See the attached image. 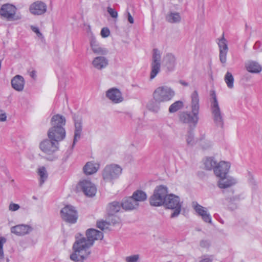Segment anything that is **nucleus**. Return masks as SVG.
<instances>
[{
    "label": "nucleus",
    "mask_w": 262,
    "mask_h": 262,
    "mask_svg": "<svg viewBox=\"0 0 262 262\" xmlns=\"http://www.w3.org/2000/svg\"><path fill=\"white\" fill-rule=\"evenodd\" d=\"M66 121L65 117L62 115H54L51 120L52 127L48 132L49 140H45L40 143V149L47 156L46 159L49 161H54L57 158L54 153L58 150V142L66 137L63 127Z\"/></svg>",
    "instance_id": "f257e3e1"
},
{
    "label": "nucleus",
    "mask_w": 262,
    "mask_h": 262,
    "mask_svg": "<svg viewBox=\"0 0 262 262\" xmlns=\"http://www.w3.org/2000/svg\"><path fill=\"white\" fill-rule=\"evenodd\" d=\"M191 112L183 111L179 114L180 121L188 124L189 126L195 127L199 121V113L200 110L199 95L196 91L191 94Z\"/></svg>",
    "instance_id": "f03ea898"
},
{
    "label": "nucleus",
    "mask_w": 262,
    "mask_h": 262,
    "mask_svg": "<svg viewBox=\"0 0 262 262\" xmlns=\"http://www.w3.org/2000/svg\"><path fill=\"white\" fill-rule=\"evenodd\" d=\"M86 238L84 236L78 237H76V244L75 247L77 249L80 246L83 248H86L90 250L95 241L102 239L103 235V233L99 230L93 228H90L86 230L85 233Z\"/></svg>",
    "instance_id": "7ed1b4c3"
},
{
    "label": "nucleus",
    "mask_w": 262,
    "mask_h": 262,
    "mask_svg": "<svg viewBox=\"0 0 262 262\" xmlns=\"http://www.w3.org/2000/svg\"><path fill=\"white\" fill-rule=\"evenodd\" d=\"M175 95L174 91L167 85L157 87L152 93L153 99L161 103L170 101Z\"/></svg>",
    "instance_id": "20e7f679"
},
{
    "label": "nucleus",
    "mask_w": 262,
    "mask_h": 262,
    "mask_svg": "<svg viewBox=\"0 0 262 262\" xmlns=\"http://www.w3.org/2000/svg\"><path fill=\"white\" fill-rule=\"evenodd\" d=\"M167 188L163 185L156 187L153 194L149 198V203L153 206L164 205L167 196Z\"/></svg>",
    "instance_id": "39448f33"
},
{
    "label": "nucleus",
    "mask_w": 262,
    "mask_h": 262,
    "mask_svg": "<svg viewBox=\"0 0 262 262\" xmlns=\"http://www.w3.org/2000/svg\"><path fill=\"white\" fill-rule=\"evenodd\" d=\"M212 101L211 102V110L215 125L221 128L224 126L223 114L222 113L215 93L212 91L210 94Z\"/></svg>",
    "instance_id": "423d86ee"
},
{
    "label": "nucleus",
    "mask_w": 262,
    "mask_h": 262,
    "mask_svg": "<svg viewBox=\"0 0 262 262\" xmlns=\"http://www.w3.org/2000/svg\"><path fill=\"white\" fill-rule=\"evenodd\" d=\"M122 170L121 167L118 165L112 164L106 165L102 173L104 182H110L113 185V181L119 178Z\"/></svg>",
    "instance_id": "0eeeda50"
},
{
    "label": "nucleus",
    "mask_w": 262,
    "mask_h": 262,
    "mask_svg": "<svg viewBox=\"0 0 262 262\" xmlns=\"http://www.w3.org/2000/svg\"><path fill=\"white\" fill-rule=\"evenodd\" d=\"M182 202H180V198L173 194H168L164 206L168 208L173 210L170 217L173 218L178 216L181 212Z\"/></svg>",
    "instance_id": "6e6552de"
},
{
    "label": "nucleus",
    "mask_w": 262,
    "mask_h": 262,
    "mask_svg": "<svg viewBox=\"0 0 262 262\" xmlns=\"http://www.w3.org/2000/svg\"><path fill=\"white\" fill-rule=\"evenodd\" d=\"M152 60L150 64L151 71L149 79H154L160 73L161 70V53L158 49H154L152 50Z\"/></svg>",
    "instance_id": "1a4fd4ad"
},
{
    "label": "nucleus",
    "mask_w": 262,
    "mask_h": 262,
    "mask_svg": "<svg viewBox=\"0 0 262 262\" xmlns=\"http://www.w3.org/2000/svg\"><path fill=\"white\" fill-rule=\"evenodd\" d=\"M61 218L66 222L74 224L77 222L78 214L76 210L72 205H66L60 210Z\"/></svg>",
    "instance_id": "9d476101"
},
{
    "label": "nucleus",
    "mask_w": 262,
    "mask_h": 262,
    "mask_svg": "<svg viewBox=\"0 0 262 262\" xmlns=\"http://www.w3.org/2000/svg\"><path fill=\"white\" fill-rule=\"evenodd\" d=\"M16 11V8L15 6L5 4L3 5L0 9V15L9 21L18 20L20 18L15 15Z\"/></svg>",
    "instance_id": "9b49d317"
},
{
    "label": "nucleus",
    "mask_w": 262,
    "mask_h": 262,
    "mask_svg": "<svg viewBox=\"0 0 262 262\" xmlns=\"http://www.w3.org/2000/svg\"><path fill=\"white\" fill-rule=\"evenodd\" d=\"M76 241L73 245V250L74 252L70 255V259L75 262L80 261V259L83 260L86 259L91 253L90 250L83 248L80 246L79 248L76 249L75 247Z\"/></svg>",
    "instance_id": "f8f14e48"
},
{
    "label": "nucleus",
    "mask_w": 262,
    "mask_h": 262,
    "mask_svg": "<svg viewBox=\"0 0 262 262\" xmlns=\"http://www.w3.org/2000/svg\"><path fill=\"white\" fill-rule=\"evenodd\" d=\"M78 185L86 196L92 197L95 195L97 191L96 187L90 181L83 180L79 182Z\"/></svg>",
    "instance_id": "ddd939ff"
},
{
    "label": "nucleus",
    "mask_w": 262,
    "mask_h": 262,
    "mask_svg": "<svg viewBox=\"0 0 262 262\" xmlns=\"http://www.w3.org/2000/svg\"><path fill=\"white\" fill-rule=\"evenodd\" d=\"M162 63L167 71L172 72L177 65V58L174 54L168 53L163 56Z\"/></svg>",
    "instance_id": "4468645a"
},
{
    "label": "nucleus",
    "mask_w": 262,
    "mask_h": 262,
    "mask_svg": "<svg viewBox=\"0 0 262 262\" xmlns=\"http://www.w3.org/2000/svg\"><path fill=\"white\" fill-rule=\"evenodd\" d=\"M47 9L46 4L40 1H37L29 7L30 12L34 15H41L45 14Z\"/></svg>",
    "instance_id": "2eb2a0df"
},
{
    "label": "nucleus",
    "mask_w": 262,
    "mask_h": 262,
    "mask_svg": "<svg viewBox=\"0 0 262 262\" xmlns=\"http://www.w3.org/2000/svg\"><path fill=\"white\" fill-rule=\"evenodd\" d=\"M90 43L91 50L95 54L104 56L108 53V50L101 46L94 36L91 37Z\"/></svg>",
    "instance_id": "dca6fc26"
},
{
    "label": "nucleus",
    "mask_w": 262,
    "mask_h": 262,
    "mask_svg": "<svg viewBox=\"0 0 262 262\" xmlns=\"http://www.w3.org/2000/svg\"><path fill=\"white\" fill-rule=\"evenodd\" d=\"M230 164L228 162L221 161L217 164L214 169L215 175L220 179L226 177L229 172Z\"/></svg>",
    "instance_id": "f3484780"
},
{
    "label": "nucleus",
    "mask_w": 262,
    "mask_h": 262,
    "mask_svg": "<svg viewBox=\"0 0 262 262\" xmlns=\"http://www.w3.org/2000/svg\"><path fill=\"white\" fill-rule=\"evenodd\" d=\"M192 206L196 212L201 216L204 222L208 223H212L211 216L207 212V209L199 205L197 202H193Z\"/></svg>",
    "instance_id": "a211bd4d"
},
{
    "label": "nucleus",
    "mask_w": 262,
    "mask_h": 262,
    "mask_svg": "<svg viewBox=\"0 0 262 262\" xmlns=\"http://www.w3.org/2000/svg\"><path fill=\"white\" fill-rule=\"evenodd\" d=\"M218 45L220 49V60L224 64L227 61V54L228 51V47L227 45V40L225 38L224 34L222 37L219 40Z\"/></svg>",
    "instance_id": "6ab92c4d"
},
{
    "label": "nucleus",
    "mask_w": 262,
    "mask_h": 262,
    "mask_svg": "<svg viewBox=\"0 0 262 262\" xmlns=\"http://www.w3.org/2000/svg\"><path fill=\"white\" fill-rule=\"evenodd\" d=\"M106 96L115 103L121 102L123 100L121 92L116 88L109 89L106 93Z\"/></svg>",
    "instance_id": "aec40b11"
},
{
    "label": "nucleus",
    "mask_w": 262,
    "mask_h": 262,
    "mask_svg": "<svg viewBox=\"0 0 262 262\" xmlns=\"http://www.w3.org/2000/svg\"><path fill=\"white\" fill-rule=\"evenodd\" d=\"M32 230V228L27 225L20 224L11 228V232L17 236H23L29 234Z\"/></svg>",
    "instance_id": "412c9836"
},
{
    "label": "nucleus",
    "mask_w": 262,
    "mask_h": 262,
    "mask_svg": "<svg viewBox=\"0 0 262 262\" xmlns=\"http://www.w3.org/2000/svg\"><path fill=\"white\" fill-rule=\"evenodd\" d=\"M74 123H75V131L74 137L72 147H73L75 145L76 142L80 139L81 131H82V119L80 117H76L75 115L74 116Z\"/></svg>",
    "instance_id": "4be33fe9"
},
{
    "label": "nucleus",
    "mask_w": 262,
    "mask_h": 262,
    "mask_svg": "<svg viewBox=\"0 0 262 262\" xmlns=\"http://www.w3.org/2000/svg\"><path fill=\"white\" fill-rule=\"evenodd\" d=\"M139 206V204L136 203L132 196L124 199L121 202V207L126 211L136 209Z\"/></svg>",
    "instance_id": "5701e85b"
},
{
    "label": "nucleus",
    "mask_w": 262,
    "mask_h": 262,
    "mask_svg": "<svg viewBox=\"0 0 262 262\" xmlns=\"http://www.w3.org/2000/svg\"><path fill=\"white\" fill-rule=\"evenodd\" d=\"M92 64L95 68L100 70L105 68L108 66V60L104 56H99L94 58Z\"/></svg>",
    "instance_id": "b1692460"
},
{
    "label": "nucleus",
    "mask_w": 262,
    "mask_h": 262,
    "mask_svg": "<svg viewBox=\"0 0 262 262\" xmlns=\"http://www.w3.org/2000/svg\"><path fill=\"white\" fill-rule=\"evenodd\" d=\"M12 87L17 91H22L24 88L25 80L23 76L17 75L11 80Z\"/></svg>",
    "instance_id": "393cba45"
},
{
    "label": "nucleus",
    "mask_w": 262,
    "mask_h": 262,
    "mask_svg": "<svg viewBox=\"0 0 262 262\" xmlns=\"http://www.w3.org/2000/svg\"><path fill=\"white\" fill-rule=\"evenodd\" d=\"M236 183V180L231 177H226L221 178L218 182V186L222 189L227 188L230 187L232 185L235 184Z\"/></svg>",
    "instance_id": "a878e982"
},
{
    "label": "nucleus",
    "mask_w": 262,
    "mask_h": 262,
    "mask_svg": "<svg viewBox=\"0 0 262 262\" xmlns=\"http://www.w3.org/2000/svg\"><path fill=\"white\" fill-rule=\"evenodd\" d=\"M99 167V164L89 162L84 165L83 170L86 174L90 175L96 172Z\"/></svg>",
    "instance_id": "bb28decb"
},
{
    "label": "nucleus",
    "mask_w": 262,
    "mask_h": 262,
    "mask_svg": "<svg viewBox=\"0 0 262 262\" xmlns=\"http://www.w3.org/2000/svg\"><path fill=\"white\" fill-rule=\"evenodd\" d=\"M121 206V204L117 201L109 203L106 208L107 214L114 215L120 210Z\"/></svg>",
    "instance_id": "cd10ccee"
},
{
    "label": "nucleus",
    "mask_w": 262,
    "mask_h": 262,
    "mask_svg": "<svg viewBox=\"0 0 262 262\" xmlns=\"http://www.w3.org/2000/svg\"><path fill=\"white\" fill-rule=\"evenodd\" d=\"M246 70L252 73H258L261 71V66L256 62L249 61L245 65Z\"/></svg>",
    "instance_id": "c85d7f7f"
},
{
    "label": "nucleus",
    "mask_w": 262,
    "mask_h": 262,
    "mask_svg": "<svg viewBox=\"0 0 262 262\" xmlns=\"http://www.w3.org/2000/svg\"><path fill=\"white\" fill-rule=\"evenodd\" d=\"M132 197L136 203L139 204V202L145 201L147 199V196L146 193L143 190H137L133 192Z\"/></svg>",
    "instance_id": "c756f323"
},
{
    "label": "nucleus",
    "mask_w": 262,
    "mask_h": 262,
    "mask_svg": "<svg viewBox=\"0 0 262 262\" xmlns=\"http://www.w3.org/2000/svg\"><path fill=\"white\" fill-rule=\"evenodd\" d=\"M217 164V162L213 157H207L204 160V162L205 168L208 170H214Z\"/></svg>",
    "instance_id": "7c9ffc66"
},
{
    "label": "nucleus",
    "mask_w": 262,
    "mask_h": 262,
    "mask_svg": "<svg viewBox=\"0 0 262 262\" xmlns=\"http://www.w3.org/2000/svg\"><path fill=\"white\" fill-rule=\"evenodd\" d=\"M183 102L181 100H178L171 104L168 108L170 113H174L183 108Z\"/></svg>",
    "instance_id": "2f4dec72"
},
{
    "label": "nucleus",
    "mask_w": 262,
    "mask_h": 262,
    "mask_svg": "<svg viewBox=\"0 0 262 262\" xmlns=\"http://www.w3.org/2000/svg\"><path fill=\"white\" fill-rule=\"evenodd\" d=\"M38 174L40 177L39 184L41 186L48 178V173L46 168L43 166L40 167L38 170Z\"/></svg>",
    "instance_id": "473e14b6"
},
{
    "label": "nucleus",
    "mask_w": 262,
    "mask_h": 262,
    "mask_svg": "<svg viewBox=\"0 0 262 262\" xmlns=\"http://www.w3.org/2000/svg\"><path fill=\"white\" fill-rule=\"evenodd\" d=\"M224 80L227 86L229 89H232L234 86V77L229 72H227L224 77Z\"/></svg>",
    "instance_id": "72a5a7b5"
},
{
    "label": "nucleus",
    "mask_w": 262,
    "mask_h": 262,
    "mask_svg": "<svg viewBox=\"0 0 262 262\" xmlns=\"http://www.w3.org/2000/svg\"><path fill=\"white\" fill-rule=\"evenodd\" d=\"M161 102H157L156 101H150L147 104V108L153 112L157 113L160 110L159 104Z\"/></svg>",
    "instance_id": "f704fd0d"
},
{
    "label": "nucleus",
    "mask_w": 262,
    "mask_h": 262,
    "mask_svg": "<svg viewBox=\"0 0 262 262\" xmlns=\"http://www.w3.org/2000/svg\"><path fill=\"white\" fill-rule=\"evenodd\" d=\"M167 20L171 23H179L181 20V16L179 13H170L166 17Z\"/></svg>",
    "instance_id": "c9c22d12"
},
{
    "label": "nucleus",
    "mask_w": 262,
    "mask_h": 262,
    "mask_svg": "<svg viewBox=\"0 0 262 262\" xmlns=\"http://www.w3.org/2000/svg\"><path fill=\"white\" fill-rule=\"evenodd\" d=\"M186 141L187 144L188 146H193L195 144L196 142L194 138V134L192 131L190 130L188 131L187 134L186 136Z\"/></svg>",
    "instance_id": "e433bc0d"
},
{
    "label": "nucleus",
    "mask_w": 262,
    "mask_h": 262,
    "mask_svg": "<svg viewBox=\"0 0 262 262\" xmlns=\"http://www.w3.org/2000/svg\"><path fill=\"white\" fill-rule=\"evenodd\" d=\"M107 220L108 224L115 225L120 222V219L117 215L108 214Z\"/></svg>",
    "instance_id": "4c0bfd02"
},
{
    "label": "nucleus",
    "mask_w": 262,
    "mask_h": 262,
    "mask_svg": "<svg viewBox=\"0 0 262 262\" xmlns=\"http://www.w3.org/2000/svg\"><path fill=\"white\" fill-rule=\"evenodd\" d=\"M6 242V238L4 237H0V261L4 258L3 245Z\"/></svg>",
    "instance_id": "58836bf2"
},
{
    "label": "nucleus",
    "mask_w": 262,
    "mask_h": 262,
    "mask_svg": "<svg viewBox=\"0 0 262 262\" xmlns=\"http://www.w3.org/2000/svg\"><path fill=\"white\" fill-rule=\"evenodd\" d=\"M139 258L140 255L139 254H135L126 257L125 260L126 262H137Z\"/></svg>",
    "instance_id": "ea45409f"
},
{
    "label": "nucleus",
    "mask_w": 262,
    "mask_h": 262,
    "mask_svg": "<svg viewBox=\"0 0 262 262\" xmlns=\"http://www.w3.org/2000/svg\"><path fill=\"white\" fill-rule=\"evenodd\" d=\"M108 222L107 221H99L97 223V227L102 230L104 229H106L108 228V226L110 225Z\"/></svg>",
    "instance_id": "a19ab883"
},
{
    "label": "nucleus",
    "mask_w": 262,
    "mask_h": 262,
    "mask_svg": "<svg viewBox=\"0 0 262 262\" xmlns=\"http://www.w3.org/2000/svg\"><path fill=\"white\" fill-rule=\"evenodd\" d=\"M107 11L112 17L116 18L118 17V13L115 9L110 7H108L107 8Z\"/></svg>",
    "instance_id": "79ce46f5"
},
{
    "label": "nucleus",
    "mask_w": 262,
    "mask_h": 262,
    "mask_svg": "<svg viewBox=\"0 0 262 262\" xmlns=\"http://www.w3.org/2000/svg\"><path fill=\"white\" fill-rule=\"evenodd\" d=\"M110 35V31L108 28H103L101 31V35L103 38H106Z\"/></svg>",
    "instance_id": "37998d69"
},
{
    "label": "nucleus",
    "mask_w": 262,
    "mask_h": 262,
    "mask_svg": "<svg viewBox=\"0 0 262 262\" xmlns=\"http://www.w3.org/2000/svg\"><path fill=\"white\" fill-rule=\"evenodd\" d=\"M20 208V206L17 204L11 203L9 206V209L12 211H15Z\"/></svg>",
    "instance_id": "c03bdc74"
},
{
    "label": "nucleus",
    "mask_w": 262,
    "mask_h": 262,
    "mask_svg": "<svg viewBox=\"0 0 262 262\" xmlns=\"http://www.w3.org/2000/svg\"><path fill=\"white\" fill-rule=\"evenodd\" d=\"M211 146V143L209 141H203L201 143V146L203 149H207Z\"/></svg>",
    "instance_id": "a18cd8bd"
},
{
    "label": "nucleus",
    "mask_w": 262,
    "mask_h": 262,
    "mask_svg": "<svg viewBox=\"0 0 262 262\" xmlns=\"http://www.w3.org/2000/svg\"><path fill=\"white\" fill-rule=\"evenodd\" d=\"M31 29L34 32H35L36 34L38 37H42V34L40 32L39 29L37 27L31 26Z\"/></svg>",
    "instance_id": "49530a36"
},
{
    "label": "nucleus",
    "mask_w": 262,
    "mask_h": 262,
    "mask_svg": "<svg viewBox=\"0 0 262 262\" xmlns=\"http://www.w3.org/2000/svg\"><path fill=\"white\" fill-rule=\"evenodd\" d=\"M7 116L4 111L0 110V121H5L6 120Z\"/></svg>",
    "instance_id": "de8ad7c7"
},
{
    "label": "nucleus",
    "mask_w": 262,
    "mask_h": 262,
    "mask_svg": "<svg viewBox=\"0 0 262 262\" xmlns=\"http://www.w3.org/2000/svg\"><path fill=\"white\" fill-rule=\"evenodd\" d=\"M209 242L207 240H202L200 242V246L203 248H207L209 246Z\"/></svg>",
    "instance_id": "09e8293b"
},
{
    "label": "nucleus",
    "mask_w": 262,
    "mask_h": 262,
    "mask_svg": "<svg viewBox=\"0 0 262 262\" xmlns=\"http://www.w3.org/2000/svg\"><path fill=\"white\" fill-rule=\"evenodd\" d=\"M127 20L128 21V22L132 24H134V18L133 17V16H132V15L130 14V13L128 11H127Z\"/></svg>",
    "instance_id": "8fccbe9b"
},
{
    "label": "nucleus",
    "mask_w": 262,
    "mask_h": 262,
    "mask_svg": "<svg viewBox=\"0 0 262 262\" xmlns=\"http://www.w3.org/2000/svg\"><path fill=\"white\" fill-rule=\"evenodd\" d=\"M212 259L209 257H204L202 260H201L199 262H212Z\"/></svg>",
    "instance_id": "3c124183"
},
{
    "label": "nucleus",
    "mask_w": 262,
    "mask_h": 262,
    "mask_svg": "<svg viewBox=\"0 0 262 262\" xmlns=\"http://www.w3.org/2000/svg\"><path fill=\"white\" fill-rule=\"evenodd\" d=\"M180 83L183 85H184V86H188V83L184 81H183V80H181L180 81Z\"/></svg>",
    "instance_id": "603ef678"
},
{
    "label": "nucleus",
    "mask_w": 262,
    "mask_h": 262,
    "mask_svg": "<svg viewBox=\"0 0 262 262\" xmlns=\"http://www.w3.org/2000/svg\"><path fill=\"white\" fill-rule=\"evenodd\" d=\"M36 75L35 72L34 71H32L30 73V76L33 78H34L35 76Z\"/></svg>",
    "instance_id": "864d4df0"
},
{
    "label": "nucleus",
    "mask_w": 262,
    "mask_h": 262,
    "mask_svg": "<svg viewBox=\"0 0 262 262\" xmlns=\"http://www.w3.org/2000/svg\"><path fill=\"white\" fill-rule=\"evenodd\" d=\"M259 44H260V43H259V41H256V42H255V45H254V46H253L254 49H256V47H258V46H259Z\"/></svg>",
    "instance_id": "5fc2aeb1"
},
{
    "label": "nucleus",
    "mask_w": 262,
    "mask_h": 262,
    "mask_svg": "<svg viewBox=\"0 0 262 262\" xmlns=\"http://www.w3.org/2000/svg\"><path fill=\"white\" fill-rule=\"evenodd\" d=\"M9 259L8 258H6V262H9Z\"/></svg>",
    "instance_id": "6e6d98bb"
}]
</instances>
